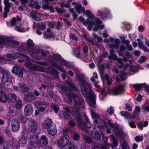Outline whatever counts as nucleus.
<instances>
[{
	"mask_svg": "<svg viewBox=\"0 0 149 149\" xmlns=\"http://www.w3.org/2000/svg\"><path fill=\"white\" fill-rule=\"evenodd\" d=\"M28 127L30 131L35 132L37 129V124L34 120H31L28 122Z\"/></svg>",
	"mask_w": 149,
	"mask_h": 149,
	"instance_id": "12",
	"label": "nucleus"
},
{
	"mask_svg": "<svg viewBox=\"0 0 149 149\" xmlns=\"http://www.w3.org/2000/svg\"><path fill=\"white\" fill-rule=\"evenodd\" d=\"M91 136L93 139L96 140H99L101 137L100 134L98 132L95 131H92Z\"/></svg>",
	"mask_w": 149,
	"mask_h": 149,
	"instance_id": "26",
	"label": "nucleus"
},
{
	"mask_svg": "<svg viewBox=\"0 0 149 149\" xmlns=\"http://www.w3.org/2000/svg\"><path fill=\"white\" fill-rule=\"evenodd\" d=\"M7 56L8 57L11 58L13 59H15L17 57V56L14 54H11L7 55Z\"/></svg>",
	"mask_w": 149,
	"mask_h": 149,
	"instance_id": "63",
	"label": "nucleus"
},
{
	"mask_svg": "<svg viewBox=\"0 0 149 149\" xmlns=\"http://www.w3.org/2000/svg\"><path fill=\"white\" fill-rule=\"evenodd\" d=\"M24 113L26 116H29L31 115L33 111V108L32 105L30 104L26 105L24 109Z\"/></svg>",
	"mask_w": 149,
	"mask_h": 149,
	"instance_id": "15",
	"label": "nucleus"
},
{
	"mask_svg": "<svg viewBox=\"0 0 149 149\" xmlns=\"http://www.w3.org/2000/svg\"><path fill=\"white\" fill-rule=\"evenodd\" d=\"M86 40L88 42V44L91 45H96L97 47L98 48L100 47V45L99 44L96 45L94 41V40L93 38H89L88 37H86L85 38Z\"/></svg>",
	"mask_w": 149,
	"mask_h": 149,
	"instance_id": "29",
	"label": "nucleus"
},
{
	"mask_svg": "<svg viewBox=\"0 0 149 149\" xmlns=\"http://www.w3.org/2000/svg\"><path fill=\"white\" fill-rule=\"evenodd\" d=\"M61 115L67 119H69L70 117L69 114L65 111H63L61 113Z\"/></svg>",
	"mask_w": 149,
	"mask_h": 149,
	"instance_id": "56",
	"label": "nucleus"
},
{
	"mask_svg": "<svg viewBox=\"0 0 149 149\" xmlns=\"http://www.w3.org/2000/svg\"><path fill=\"white\" fill-rule=\"evenodd\" d=\"M117 61L118 62L117 63V65L119 68H122L123 65V63H122V60L120 58H118L117 59Z\"/></svg>",
	"mask_w": 149,
	"mask_h": 149,
	"instance_id": "49",
	"label": "nucleus"
},
{
	"mask_svg": "<svg viewBox=\"0 0 149 149\" xmlns=\"http://www.w3.org/2000/svg\"><path fill=\"white\" fill-rule=\"evenodd\" d=\"M49 134L52 136L55 135L57 133V130L56 126H52L49 129L47 130Z\"/></svg>",
	"mask_w": 149,
	"mask_h": 149,
	"instance_id": "23",
	"label": "nucleus"
},
{
	"mask_svg": "<svg viewBox=\"0 0 149 149\" xmlns=\"http://www.w3.org/2000/svg\"><path fill=\"white\" fill-rule=\"evenodd\" d=\"M31 17L36 21H39L41 17V15L38 13L31 12L30 13Z\"/></svg>",
	"mask_w": 149,
	"mask_h": 149,
	"instance_id": "25",
	"label": "nucleus"
},
{
	"mask_svg": "<svg viewBox=\"0 0 149 149\" xmlns=\"http://www.w3.org/2000/svg\"><path fill=\"white\" fill-rule=\"evenodd\" d=\"M26 44L28 48L30 49H33L34 46V44L33 43V40L30 39L27 40Z\"/></svg>",
	"mask_w": 149,
	"mask_h": 149,
	"instance_id": "36",
	"label": "nucleus"
},
{
	"mask_svg": "<svg viewBox=\"0 0 149 149\" xmlns=\"http://www.w3.org/2000/svg\"><path fill=\"white\" fill-rule=\"evenodd\" d=\"M3 2L5 6L4 9H6L8 11L9 10H10L11 6L10 4L9 3V0H4Z\"/></svg>",
	"mask_w": 149,
	"mask_h": 149,
	"instance_id": "38",
	"label": "nucleus"
},
{
	"mask_svg": "<svg viewBox=\"0 0 149 149\" xmlns=\"http://www.w3.org/2000/svg\"><path fill=\"white\" fill-rule=\"evenodd\" d=\"M43 34L44 37L47 38L52 37L54 36V34L53 32L47 33L46 32H44Z\"/></svg>",
	"mask_w": 149,
	"mask_h": 149,
	"instance_id": "42",
	"label": "nucleus"
},
{
	"mask_svg": "<svg viewBox=\"0 0 149 149\" xmlns=\"http://www.w3.org/2000/svg\"><path fill=\"white\" fill-rule=\"evenodd\" d=\"M10 139L11 140V141H10L8 143V146L12 147L14 146V139H13L12 137H11V139Z\"/></svg>",
	"mask_w": 149,
	"mask_h": 149,
	"instance_id": "54",
	"label": "nucleus"
},
{
	"mask_svg": "<svg viewBox=\"0 0 149 149\" xmlns=\"http://www.w3.org/2000/svg\"><path fill=\"white\" fill-rule=\"evenodd\" d=\"M73 52L77 57H79L80 56V52L78 49H74L73 50Z\"/></svg>",
	"mask_w": 149,
	"mask_h": 149,
	"instance_id": "57",
	"label": "nucleus"
},
{
	"mask_svg": "<svg viewBox=\"0 0 149 149\" xmlns=\"http://www.w3.org/2000/svg\"><path fill=\"white\" fill-rule=\"evenodd\" d=\"M35 97L33 93H29L26 94L24 97V100L25 102H29L35 99Z\"/></svg>",
	"mask_w": 149,
	"mask_h": 149,
	"instance_id": "21",
	"label": "nucleus"
},
{
	"mask_svg": "<svg viewBox=\"0 0 149 149\" xmlns=\"http://www.w3.org/2000/svg\"><path fill=\"white\" fill-rule=\"evenodd\" d=\"M25 66L31 70H35L36 66L33 65L29 64V63H26L25 64Z\"/></svg>",
	"mask_w": 149,
	"mask_h": 149,
	"instance_id": "46",
	"label": "nucleus"
},
{
	"mask_svg": "<svg viewBox=\"0 0 149 149\" xmlns=\"http://www.w3.org/2000/svg\"><path fill=\"white\" fill-rule=\"evenodd\" d=\"M8 109L9 113L12 114L11 116H14L15 115L16 109L13 106H10L8 108Z\"/></svg>",
	"mask_w": 149,
	"mask_h": 149,
	"instance_id": "33",
	"label": "nucleus"
},
{
	"mask_svg": "<svg viewBox=\"0 0 149 149\" xmlns=\"http://www.w3.org/2000/svg\"><path fill=\"white\" fill-rule=\"evenodd\" d=\"M51 107L56 113L58 112V108L56 106L55 104H52Z\"/></svg>",
	"mask_w": 149,
	"mask_h": 149,
	"instance_id": "58",
	"label": "nucleus"
},
{
	"mask_svg": "<svg viewBox=\"0 0 149 149\" xmlns=\"http://www.w3.org/2000/svg\"><path fill=\"white\" fill-rule=\"evenodd\" d=\"M120 114L122 116L125 117L127 118H131V116L127 112L125 111H122L120 113Z\"/></svg>",
	"mask_w": 149,
	"mask_h": 149,
	"instance_id": "48",
	"label": "nucleus"
},
{
	"mask_svg": "<svg viewBox=\"0 0 149 149\" xmlns=\"http://www.w3.org/2000/svg\"><path fill=\"white\" fill-rule=\"evenodd\" d=\"M68 148L69 149H78L72 142H70L68 145Z\"/></svg>",
	"mask_w": 149,
	"mask_h": 149,
	"instance_id": "45",
	"label": "nucleus"
},
{
	"mask_svg": "<svg viewBox=\"0 0 149 149\" xmlns=\"http://www.w3.org/2000/svg\"><path fill=\"white\" fill-rule=\"evenodd\" d=\"M29 134V133L26 130H24L22 133V137L19 141L20 143L23 144L27 143Z\"/></svg>",
	"mask_w": 149,
	"mask_h": 149,
	"instance_id": "14",
	"label": "nucleus"
},
{
	"mask_svg": "<svg viewBox=\"0 0 149 149\" xmlns=\"http://www.w3.org/2000/svg\"><path fill=\"white\" fill-rule=\"evenodd\" d=\"M61 63L62 65L66 66L67 68H69V64L65 60H62L61 62Z\"/></svg>",
	"mask_w": 149,
	"mask_h": 149,
	"instance_id": "59",
	"label": "nucleus"
},
{
	"mask_svg": "<svg viewBox=\"0 0 149 149\" xmlns=\"http://www.w3.org/2000/svg\"><path fill=\"white\" fill-rule=\"evenodd\" d=\"M52 66L56 68L61 72L65 73V74H62L61 76L63 79H65L66 78V71L62 67L55 62H52Z\"/></svg>",
	"mask_w": 149,
	"mask_h": 149,
	"instance_id": "13",
	"label": "nucleus"
},
{
	"mask_svg": "<svg viewBox=\"0 0 149 149\" xmlns=\"http://www.w3.org/2000/svg\"><path fill=\"white\" fill-rule=\"evenodd\" d=\"M81 58L85 62H88L91 61V56L88 55H86L84 56H81Z\"/></svg>",
	"mask_w": 149,
	"mask_h": 149,
	"instance_id": "35",
	"label": "nucleus"
},
{
	"mask_svg": "<svg viewBox=\"0 0 149 149\" xmlns=\"http://www.w3.org/2000/svg\"><path fill=\"white\" fill-rule=\"evenodd\" d=\"M8 97L6 94L2 91H0V101L3 102H6L7 100Z\"/></svg>",
	"mask_w": 149,
	"mask_h": 149,
	"instance_id": "27",
	"label": "nucleus"
},
{
	"mask_svg": "<svg viewBox=\"0 0 149 149\" xmlns=\"http://www.w3.org/2000/svg\"><path fill=\"white\" fill-rule=\"evenodd\" d=\"M115 43L113 45H110L109 47V48L110 50V55L108 56L109 58L110 59H116L117 58L116 55L114 54L113 48L117 49L119 47V44L120 43V40L116 39L114 40Z\"/></svg>",
	"mask_w": 149,
	"mask_h": 149,
	"instance_id": "7",
	"label": "nucleus"
},
{
	"mask_svg": "<svg viewBox=\"0 0 149 149\" xmlns=\"http://www.w3.org/2000/svg\"><path fill=\"white\" fill-rule=\"evenodd\" d=\"M91 116L93 118H95L94 122L95 124H98V126L101 129L104 128V127H107V125L106 122L102 121L100 119V116L96 113L93 110L90 109Z\"/></svg>",
	"mask_w": 149,
	"mask_h": 149,
	"instance_id": "6",
	"label": "nucleus"
},
{
	"mask_svg": "<svg viewBox=\"0 0 149 149\" xmlns=\"http://www.w3.org/2000/svg\"><path fill=\"white\" fill-rule=\"evenodd\" d=\"M98 15L100 16L103 20H105L107 18L109 17L110 13L109 11L107 10H106L103 12L102 11H99L97 13Z\"/></svg>",
	"mask_w": 149,
	"mask_h": 149,
	"instance_id": "17",
	"label": "nucleus"
},
{
	"mask_svg": "<svg viewBox=\"0 0 149 149\" xmlns=\"http://www.w3.org/2000/svg\"><path fill=\"white\" fill-rule=\"evenodd\" d=\"M12 79V77L9 72L5 70L3 72L1 80L3 84L8 86L11 84Z\"/></svg>",
	"mask_w": 149,
	"mask_h": 149,
	"instance_id": "8",
	"label": "nucleus"
},
{
	"mask_svg": "<svg viewBox=\"0 0 149 149\" xmlns=\"http://www.w3.org/2000/svg\"><path fill=\"white\" fill-rule=\"evenodd\" d=\"M86 14L88 17L87 21L84 19V18L82 17H79L78 19L80 22H81L85 26L88 25V29L91 31V28L94 26L93 22L95 21L97 24H100L101 21L98 18L95 17L93 14L90 10H87L86 11Z\"/></svg>",
	"mask_w": 149,
	"mask_h": 149,
	"instance_id": "2",
	"label": "nucleus"
},
{
	"mask_svg": "<svg viewBox=\"0 0 149 149\" xmlns=\"http://www.w3.org/2000/svg\"><path fill=\"white\" fill-rule=\"evenodd\" d=\"M78 78L80 82L81 91L82 94L85 97H88V93L87 91V88H90L91 85L90 84H88L84 80V77L83 75H79L78 76Z\"/></svg>",
	"mask_w": 149,
	"mask_h": 149,
	"instance_id": "4",
	"label": "nucleus"
},
{
	"mask_svg": "<svg viewBox=\"0 0 149 149\" xmlns=\"http://www.w3.org/2000/svg\"><path fill=\"white\" fill-rule=\"evenodd\" d=\"M77 120L79 121L78 123V126L81 128L83 129H84L85 128L84 125L82 122L81 120L80 116L79 115Z\"/></svg>",
	"mask_w": 149,
	"mask_h": 149,
	"instance_id": "41",
	"label": "nucleus"
},
{
	"mask_svg": "<svg viewBox=\"0 0 149 149\" xmlns=\"http://www.w3.org/2000/svg\"><path fill=\"white\" fill-rule=\"evenodd\" d=\"M19 90L22 93H25L29 91V88L27 86L24 84L21 86H19Z\"/></svg>",
	"mask_w": 149,
	"mask_h": 149,
	"instance_id": "30",
	"label": "nucleus"
},
{
	"mask_svg": "<svg viewBox=\"0 0 149 149\" xmlns=\"http://www.w3.org/2000/svg\"><path fill=\"white\" fill-rule=\"evenodd\" d=\"M140 49L143 50L144 52H148V49L145 46L142 41L140 40Z\"/></svg>",
	"mask_w": 149,
	"mask_h": 149,
	"instance_id": "43",
	"label": "nucleus"
},
{
	"mask_svg": "<svg viewBox=\"0 0 149 149\" xmlns=\"http://www.w3.org/2000/svg\"><path fill=\"white\" fill-rule=\"evenodd\" d=\"M110 145L107 142L104 143V145L93 147L92 149H109Z\"/></svg>",
	"mask_w": 149,
	"mask_h": 149,
	"instance_id": "24",
	"label": "nucleus"
},
{
	"mask_svg": "<svg viewBox=\"0 0 149 149\" xmlns=\"http://www.w3.org/2000/svg\"><path fill=\"white\" fill-rule=\"evenodd\" d=\"M37 26L39 29L41 30H44L46 28V25L44 23L40 24H37Z\"/></svg>",
	"mask_w": 149,
	"mask_h": 149,
	"instance_id": "50",
	"label": "nucleus"
},
{
	"mask_svg": "<svg viewBox=\"0 0 149 149\" xmlns=\"http://www.w3.org/2000/svg\"><path fill=\"white\" fill-rule=\"evenodd\" d=\"M84 118L85 120V123L86 126L89 128H90L91 125L90 123L88 117L86 115H84Z\"/></svg>",
	"mask_w": 149,
	"mask_h": 149,
	"instance_id": "39",
	"label": "nucleus"
},
{
	"mask_svg": "<svg viewBox=\"0 0 149 149\" xmlns=\"http://www.w3.org/2000/svg\"><path fill=\"white\" fill-rule=\"evenodd\" d=\"M83 138L86 143H90L92 142V141L91 138L87 135H84Z\"/></svg>",
	"mask_w": 149,
	"mask_h": 149,
	"instance_id": "44",
	"label": "nucleus"
},
{
	"mask_svg": "<svg viewBox=\"0 0 149 149\" xmlns=\"http://www.w3.org/2000/svg\"><path fill=\"white\" fill-rule=\"evenodd\" d=\"M19 44L18 42L13 40L8 36H1L0 37V48L2 47L5 45L16 46Z\"/></svg>",
	"mask_w": 149,
	"mask_h": 149,
	"instance_id": "5",
	"label": "nucleus"
},
{
	"mask_svg": "<svg viewBox=\"0 0 149 149\" xmlns=\"http://www.w3.org/2000/svg\"><path fill=\"white\" fill-rule=\"evenodd\" d=\"M8 98L10 102L14 103L16 101L17 97L14 94L10 93L8 95Z\"/></svg>",
	"mask_w": 149,
	"mask_h": 149,
	"instance_id": "28",
	"label": "nucleus"
},
{
	"mask_svg": "<svg viewBox=\"0 0 149 149\" xmlns=\"http://www.w3.org/2000/svg\"><path fill=\"white\" fill-rule=\"evenodd\" d=\"M16 22L17 21L16 20V17H13L10 21V25L11 26H14L15 25Z\"/></svg>",
	"mask_w": 149,
	"mask_h": 149,
	"instance_id": "51",
	"label": "nucleus"
},
{
	"mask_svg": "<svg viewBox=\"0 0 149 149\" xmlns=\"http://www.w3.org/2000/svg\"><path fill=\"white\" fill-rule=\"evenodd\" d=\"M62 92L67 95L69 103H72L73 100L74 101V104L76 108L84 107L85 102L82 97L79 94L74 93V92L70 90V87L62 86Z\"/></svg>",
	"mask_w": 149,
	"mask_h": 149,
	"instance_id": "1",
	"label": "nucleus"
},
{
	"mask_svg": "<svg viewBox=\"0 0 149 149\" xmlns=\"http://www.w3.org/2000/svg\"><path fill=\"white\" fill-rule=\"evenodd\" d=\"M69 136L67 135H64L58 141L57 144L60 148L65 147L66 146H68L70 142L69 141Z\"/></svg>",
	"mask_w": 149,
	"mask_h": 149,
	"instance_id": "9",
	"label": "nucleus"
},
{
	"mask_svg": "<svg viewBox=\"0 0 149 149\" xmlns=\"http://www.w3.org/2000/svg\"><path fill=\"white\" fill-rule=\"evenodd\" d=\"M48 106V104L45 101L39 100L36 103V107L41 112L44 111Z\"/></svg>",
	"mask_w": 149,
	"mask_h": 149,
	"instance_id": "10",
	"label": "nucleus"
},
{
	"mask_svg": "<svg viewBox=\"0 0 149 149\" xmlns=\"http://www.w3.org/2000/svg\"><path fill=\"white\" fill-rule=\"evenodd\" d=\"M113 111V108L112 106L110 107L107 110L109 114L111 115L112 114Z\"/></svg>",
	"mask_w": 149,
	"mask_h": 149,
	"instance_id": "64",
	"label": "nucleus"
},
{
	"mask_svg": "<svg viewBox=\"0 0 149 149\" xmlns=\"http://www.w3.org/2000/svg\"><path fill=\"white\" fill-rule=\"evenodd\" d=\"M142 107L143 112H149V104L148 106L143 105Z\"/></svg>",
	"mask_w": 149,
	"mask_h": 149,
	"instance_id": "62",
	"label": "nucleus"
},
{
	"mask_svg": "<svg viewBox=\"0 0 149 149\" xmlns=\"http://www.w3.org/2000/svg\"><path fill=\"white\" fill-rule=\"evenodd\" d=\"M111 136V141L112 143L111 145L112 147L113 148V147H116L118 144L117 140L113 136Z\"/></svg>",
	"mask_w": 149,
	"mask_h": 149,
	"instance_id": "34",
	"label": "nucleus"
},
{
	"mask_svg": "<svg viewBox=\"0 0 149 149\" xmlns=\"http://www.w3.org/2000/svg\"><path fill=\"white\" fill-rule=\"evenodd\" d=\"M148 125V122L147 121H145L143 123L140 122V130H142L143 127H146Z\"/></svg>",
	"mask_w": 149,
	"mask_h": 149,
	"instance_id": "53",
	"label": "nucleus"
},
{
	"mask_svg": "<svg viewBox=\"0 0 149 149\" xmlns=\"http://www.w3.org/2000/svg\"><path fill=\"white\" fill-rule=\"evenodd\" d=\"M147 84L145 83H140V90H146Z\"/></svg>",
	"mask_w": 149,
	"mask_h": 149,
	"instance_id": "61",
	"label": "nucleus"
},
{
	"mask_svg": "<svg viewBox=\"0 0 149 149\" xmlns=\"http://www.w3.org/2000/svg\"><path fill=\"white\" fill-rule=\"evenodd\" d=\"M74 8L76 10V12L78 13H80L85 10L84 8L82 7L81 5L80 4L77 5L74 7Z\"/></svg>",
	"mask_w": 149,
	"mask_h": 149,
	"instance_id": "32",
	"label": "nucleus"
},
{
	"mask_svg": "<svg viewBox=\"0 0 149 149\" xmlns=\"http://www.w3.org/2000/svg\"><path fill=\"white\" fill-rule=\"evenodd\" d=\"M12 129L13 131H18L20 127L19 123L17 120H13L12 122Z\"/></svg>",
	"mask_w": 149,
	"mask_h": 149,
	"instance_id": "20",
	"label": "nucleus"
},
{
	"mask_svg": "<svg viewBox=\"0 0 149 149\" xmlns=\"http://www.w3.org/2000/svg\"><path fill=\"white\" fill-rule=\"evenodd\" d=\"M52 121L51 119L47 118L43 123L42 127L47 130L49 129L53 125H52Z\"/></svg>",
	"mask_w": 149,
	"mask_h": 149,
	"instance_id": "18",
	"label": "nucleus"
},
{
	"mask_svg": "<svg viewBox=\"0 0 149 149\" xmlns=\"http://www.w3.org/2000/svg\"><path fill=\"white\" fill-rule=\"evenodd\" d=\"M120 145L122 147V149L129 148L127 142L126 141H124L122 143H121Z\"/></svg>",
	"mask_w": 149,
	"mask_h": 149,
	"instance_id": "52",
	"label": "nucleus"
},
{
	"mask_svg": "<svg viewBox=\"0 0 149 149\" xmlns=\"http://www.w3.org/2000/svg\"><path fill=\"white\" fill-rule=\"evenodd\" d=\"M22 102L20 99L18 100L15 103V106L18 109H20L22 108Z\"/></svg>",
	"mask_w": 149,
	"mask_h": 149,
	"instance_id": "40",
	"label": "nucleus"
},
{
	"mask_svg": "<svg viewBox=\"0 0 149 149\" xmlns=\"http://www.w3.org/2000/svg\"><path fill=\"white\" fill-rule=\"evenodd\" d=\"M53 57L55 60H60L61 58V56L58 54H53Z\"/></svg>",
	"mask_w": 149,
	"mask_h": 149,
	"instance_id": "55",
	"label": "nucleus"
},
{
	"mask_svg": "<svg viewBox=\"0 0 149 149\" xmlns=\"http://www.w3.org/2000/svg\"><path fill=\"white\" fill-rule=\"evenodd\" d=\"M139 112L140 107L138 106H136L135 107V109H134L133 114H132L131 116V118H134L136 116L138 115Z\"/></svg>",
	"mask_w": 149,
	"mask_h": 149,
	"instance_id": "31",
	"label": "nucleus"
},
{
	"mask_svg": "<svg viewBox=\"0 0 149 149\" xmlns=\"http://www.w3.org/2000/svg\"><path fill=\"white\" fill-rule=\"evenodd\" d=\"M30 144L34 148L37 147H44L46 146L48 143L47 138L44 135L42 136L40 141L38 140L37 136H33L30 139Z\"/></svg>",
	"mask_w": 149,
	"mask_h": 149,
	"instance_id": "3",
	"label": "nucleus"
},
{
	"mask_svg": "<svg viewBox=\"0 0 149 149\" xmlns=\"http://www.w3.org/2000/svg\"><path fill=\"white\" fill-rule=\"evenodd\" d=\"M111 120H109L108 122V125L110 127L113 131H118L119 130V128L117 124H113L111 122Z\"/></svg>",
	"mask_w": 149,
	"mask_h": 149,
	"instance_id": "22",
	"label": "nucleus"
},
{
	"mask_svg": "<svg viewBox=\"0 0 149 149\" xmlns=\"http://www.w3.org/2000/svg\"><path fill=\"white\" fill-rule=\"evenodd\" d=\"M96 96L94 94H92L91 95L89 98L88 103L91 107L95 108L96 105V102L95 100Z\"/></svg>",
	"mask_w": 149,
	"mask_h": 149,
	"instance_id": "19",
	"label": "nucleus"
},
{
	"mask_svg": "<svg viewBox=\"0 0 149 149\" xmlns=\"http://www.w3.org/2000/svg\"><path fill=\"white\" fill-rule=\"evenodd\" d=\"M23 68L19 66H15L12 69V72L15 75L22 77L23 76Z\"/></svg>",
	"mask_w": 149,
	"mask_h": 149,
	"instance_id": "11",
	"label": "nucleus"
},
{
	"mask_svg": "<svg viewBox=\"0 0 149 149\" xmlns=\"http://www.w3.org/2000/svg\"><path fill=\"white\" fill-rule=\"evenodd\" d=\"M48 1L47 0H46V1H45L46 4H43L42 6L43 8L44 9H51V11L53 12L54 10V9L52 8V7L51 6H49L48 3L47 2V1Z\"/></svg>",
	"mask_w": 149,
	"mask_h": 149,
	"instance_id": "37",
	"label": "nucleus"
},
{
	"mask_svg": "<svg viewBox=\"0 0 149 149\" xmlns=\"http://www.w3.org/2000/svg\"><path fill=\"white\" fill-rule=\"evenodd\" d=\"M124 89L123 85H120L112 90V93L113 95H117L121 93Z\"/></svg>",
	"mask_w": 149,
	"mask_h": 149,
	"instance_id": "16",
	"label": "nucleus"
},
{
	"mask_svg": "<svg viewBox=\"0 0 149 149\" xmlns=\"http://www.w3.org/2000/svg\"><path fill=\"white\" fill-rule=\"evenodd\" d=\"M41 53L42 56L46 57L47 58L49 57V53L47 51H43L42 50L41 51Z\"/></svg>",
	"mask_w": 149,
	"mask_h": 149,
	"instance_id": "47",
	"label": "nucleus"
},
{
	"mask_svg": "<svg viewBox=\"0 0 149 149\" xmlns=\"http://www.w3.org/2000/svg\"><path fill=\"white\" fill-rule=\"evenodd\" d=\"M49 70L53 74L56 75L58 74V71H57L56 70L53 68H49Z\"/></svg>",
	"mask_w": 149,
	"mask_h": 149,
	"instance_id": "60",
	"label": "nucleus"
}]
</instances>
